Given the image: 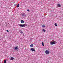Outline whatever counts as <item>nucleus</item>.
Here are the masks:
<instances>
[{"label":"nucleus","mask_w":63,"mask_h":63,"mask_svg":"<svg viewBox=\"0 0 63 63\" xmlns=\"http://www.w3.org/2000/svg\"><path fill=\"white\" fill-rule=\"evenodd\" d=\"M50 45H55L56 43H57V42L55 41L54 40H53L52 42H50Z\"/></svg>","instance_id":"nucleus-1"},{"label":"nucleus","mask_w":63,"mask_h":63,"mask_svg":"<svg viewBox=\"0 0 63 63\" xmlns=\"http://www.w3.org/2000/svg\"><path fill=\"white\" fill-rule=\"evenodd\" d=\"M18 25L19 26H20V27H24V24H19Z\"/></svg>","instance_id":"nucleus-2"},{"label":"nucleus","mask_w":63,"mask_h":63,"mask_svg":"<svg viewBox=\"0 0 63 63\" xmlns=\"http://www.w3.org/2000/svg\"><path fill=\"white\" fill-rule=\"evenodd\" d=\"M45 53L46 54H49V51L47 50L45 51Z\"/></svg>","instance_id":"nucleus-3"},{"label":"nucleus","mask_w":63,"mask_h":63,"mask_svg":"<svg viewBox=\"0 0 63 63\" xmlns=\"http://www.w3.org/2000/svg\"><path fill=\"white\" fill-rule=\"evenodd\" d=\"M31 50H32V51H35V50L34 49V48H32L31 49Z\"/></svg>","instance_id":"nucleus-4"},{"label":"nucleus","mask_w":63,"mask_h":63,"mask_svg":"<svg viewBox=\"0 0 63 63\" xmlns=\"http://www.w3.org/2000/svg\"><path fill=\"white\" fill-rule=\"evenodd\" d=\"M10 59L11 60H14V58L12 57L11 58H10Z\"/></svg>","instance_id":"nucleus-5"},{"label":"nucleus","mask_w":63,"mask_h":63,"mask_svg":"<svg viewBox=\"0 0 63 63\" xmlns=\"http://www.w3.org/2000/svg\"><path fill=\"white\" fill-rule=\"evenodd\" d=\"M26 15L25 14H22V16H26Z\"/></svg>","instance_id":"nucleus-6"},{"label":"nucleus","mask_w":63,"mask_h":63,"mask_svg":"<svg viewBox=\"0 0 63 63\" xmlns=\"http://www.w3.org/2000/svg\"><path fill=\"white\" fill-rule=\"evenodd\" d=\"M18 49V47H15V48L14 49L15 50H17V49Z\"/></svg>","instance_id":"nucleus-7"},{"label":"nucleus","mask_w":63,"mask_h":63,"mask_svg":"<svg viewBox=\"0 0 63 63\" xmlns=\"http://www.w3.org/2000/svg\"><path fill=\"white\" fill-rule=\"evenodd\" d=\"M30 46L32 47H33V44H32L31 45H30Z\"/></svg>","instance_id":"nucleus-8"},{"label":"nucleus","mask_w":63,"mask_h":63,"mask_svg":"<svg viewBox=\"0 0 63 63\" xmlns=\"http://www.w3.org/2000/svg\"><path fill=\"white\" fill-rule=\"evenodd\" d=\"M57 6L59 7H61V5H60V4H57Z\"/></svg>","instance_id":"nucleus-9"},{"label":"nucleus","mask_w":63,"mask_h":63,"mask_svg":"<svg viewBox=\"0 0 63 63\" xmlns=\"http://www.w3.org/2000/svg\"><path fill=\"white\" fill-rule=\"evenodd\" d=\"M21 22L22 23H24V21L23 20H21Z\"/></svg>","instance_id":"nucleus-10"},{"label":"nucleus","mask_w":63,"mask_h":63,"mask_svg":"<svg viewBox=\"0 0 63 63\" xmlns=\"http://www.w3.org/2000/svg\"><path fill=\"white\" fill-rule=\"evenodd\" d=\"M55 26H57V24H56V23H55Z\"/></svg>","instance_id":"nucleus-11"},{"label":"nucleus","mask_w":63,"mask_h":63,"mask_svg":"<svg viewBox=\"0 0 63 63\" xmlns=\"http://www.w3.org/2000/svg\"><path fill=\"white\" fill-rule=\"evenodd\" d=\"M43 31V32H46V30H45V29H44L43 31Z\"/></svg>","instance_id":"nucleus-12"},{"label":"nucleus","mask_w":63,"mask_h":63,"mask_svg":"<svg viewBox=\"0 0 63 63\" xmlns=\"http://www.w3.org/2000/svg\"><path fill=\"white\" fill-rule=\"evenodd\" d=\"M42 44L43 46H45L44 45V43L43 42H42Z\"/></svg>","instance_id":"nucleus-13"},{"label":"nucleus","mask_w":63,"mask_h":63,"mask_svg":"<svg viewBox=\"0 0 63 63\" xmlns=\"http://www.w3.org/2000/svg\"><path fill=\"white\" fill-rule=\"evenodd\" d=\"M42 27H45V26L43 25H42Z\"/></svg>","instance_id":"nucleus-14"},{"label":"nucleus","mask_w":63,"mask_h":63,"mask_svg":"<svg viewBox=\"0 0 63 63\" xmlns=\"http://www.w3.org/2000/svg\"><path fill=\"white\" fill-rule=\"evenodd\" d=\"M20 33L21 34H22V33H23V32L21 31H20Z\"/></svg>","instance_id":"nucleus-15"},{"label":"nucleus","mask_w":63,"mask_h":63,"mask_svg":"<svg viewBox=\"0 0 63 63\" xmlns=\"http://www.w3.org/2000/svg\"><path fill=\"white\" fill-rule=\"evenodd\" d=\"M24 27H25V25H26V26H27V25L26 24H24Z\"/></svg>","instance_id":"nucleus-16"},{"label":"nucleus","mask_w":63,"mask_h":63,"mask_svg":"<svg viewBox=\"0 0 63 63\" xmlns=\"http://www.w3.org/2000/svg\"><path fill=\"white\" fill-rule=\"evenodd\" d=\"M19 7V4H18V5L17 6V7Z\"/></svg>","instance_id":"nucleus-17"},{"label":"nucleus","mask_w":63,"mask_h":63,"mask_svg":"<svg viewBox=\"0 0 63 63\" xmlns=\"http://www.w3.org/2000/svg\"><path fill=\"white\" fill-rule=\"evenodd\" d=\"M4 63H6V61H4Z\"/></svg>","instance_id":"nucleus-18"},{"label":"nucleus","mask_w":63,"mask_h":63,"mask_svg":"<svg viewBox=\"0 0 63 63\" xmlns=\"http://www.w3.org/2000/svg\"><path fill=\"white\" fill-rule=\"evenodd\" d=\"M27 11L28 12H29V9H28V10H27Z\"/></svg>","instance_id":"nucleus-19"},{"label":"nucleus","mask_w":63,"mask_h":63,"mask_svg":"<svg viewBox=\"0 0 63 63\" xmlns=\"http://www.w3.org/2000/svg\"><path fill=\"white\" fill-rule=\"evenodd\" d=\"M7 32H9V31L8 30H7Z\"/></svg>","instance_id":"nucleus-20"},{"label":"nucleus","mask_w":63,"mask_h":63,"mask_svg":"<svg viewBox=\"0 0 63 63\" xmlns=\"http://www.w3.org/2000/svg\"><path fill=\"white\" fill-rule=\"evenodd\" d=\"M7 60H5V61H7Z\"/></svg>","instance_id":"nucleus-21"}]
</instances>
